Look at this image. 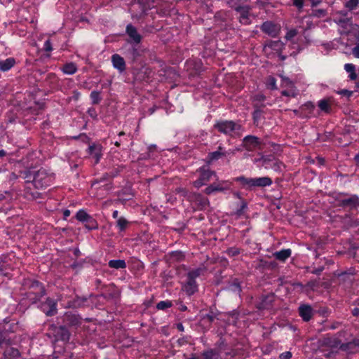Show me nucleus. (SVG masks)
<instances>
[{
    "label": "nucleus",
    "mask_w": 359,
    "mask_h": 359,
    "mask_svg": "<svg viewBox=\"0 0 359 359\" xmlns=\"http://www.w3.org/2000/svg\"><path fill=\"white\" fill-rule=\"evenodd\" d=\"M187 201L193 203L198 210H204L209 206L210 202L208 198L196 192L187 194Z\"/></svg>",
    "instance_id": "nucleus-9"
},
{
    "label": "nucleus",
    "mask_w": 359,
    "mask_h": 359,
    "mask_svg": "<svg viewBox=\"0 0 359 359\" xmlns=\"http://www.w3.org/2000/svg\"><path fill=\"white\" fill-rule=\"evenodd\" d=\"M89 301H90L92 304H95L94 299H90V295L88 297L76 295L74 299L69 302V306L74 309L88 307L91 306Z\"/></svg>",
    "instance_id": "nucleus-14"
},
{
    "label": "nucleus",
    "mask_w": 359,
    "mask_h": 359,
    "mask_svg": "<svg viewBox=\"0 0 359 359\" xmlns=\"http://www.w3.org/2000/svg\"><path fill=\"white\" fill-rule=\"evenodd\" d=\"M39 307L46 316L51 317L57 313V302L53 298L47 297L44 302L40 303Z\"/></svg>",
    "instance_id": "nucleus-11"
},
{
    "label": "nucleus",
    "mask_w": 359,
    "mask_h": 359,
    "mask_svg": "<svg viewBox=\"0 0 359 359\" xmlns=\"http://www.w3.org/2000/svg\"><path fill=\"white\" fill-rule=\"evenodd\" d=\"M214 128L217 129L219 133L225 135H230L235 130H241L242 126L238 123L233 121H217L215 125Z\"/></svg>",
    "instance_id": "nucleus-5"
},
{
    "label": "nucleus",
    "mask_w": 359,
    "mask_h": 359,
    "mask_svg": "<svg viewBox=\"0 0 359 359\" xmlns=\"http://www.w3.org/2000/svg\"><path fill=\"white\" fill-rule=\"evenodd\" d=\"M293 112L294 114L300 117V118H308V114H306V112H303V111L302 110L301 107H299V109H294L293 110Z\"/></svg>",
    "instance_id": "nucleus-59"
},
{
    "label": "nucleus",
    "mask_w": 359,
    "mask_h": 359,
    "mask_svg": "<svg viewBox=\"0 0 359 359\" xmlns=\"http://www.w3.org/2000/svg\"><path fill=\"white\" fill-rule=\"evenodd\" d=\"M50 329L53 331L55 341H61L67 343L69 341L71 332L66 325H62L57 326L55 324H52L50 326Z\"/></svg>",
    "instance_id": "nucleus-6"
},
{
    "label": "nucleus",
    "mask_w": 359,
    "mask_h": 359,
    "mask_svg": "<svg viewBox=\"0 0 359 359\" xmlns=\"http://www.w3.org/2000/svg\"><path fill=\"white\" fill-rule=\"evenodd\" d=\"M16 64L13 57H8L5 60H0V67H13Z\"/></svg>",
    "instance_id": "nucleus-47"
},
{
    "label": "nucleus",
    "mask_w": 359,
    "mask_h": 359,
    "mask_svg": "<svg viewBox=\"0 0 359 359\" xmlns=\"http://www.w3.org/2000/svg\"><path fill=\"white\" fill-rule=\"evenodd\" d=\"M128 221L123 217H119L116 221V226L118 228L120 231H125L128 227Z\"/></svg>",
    "instance_id": "nucleus-42"
},
{
    "label": "nucleus",
    "mask_w": 359,
    "mask_h": 359,
    "mask_svg": "<svg viewBox=\"0 0 359 359\" xmlns=\"http://www.w3.org/2000/svg\"><path fill=\"white\" fill-rule=\"evenodd\" d=\"M276 295L273 292H269L266 294H262L259 300L255 303V308L259 311L269 310L273 306Z\"/></svg>",
    "instance_id": "nucleus-7"
},
{
    "label": "nucleus",
    "mask_w": 359,
    "mask_h": 359,
    "mask_svg": "<svg viewBox=\"0 0 359 359\" xmlns=\"http://www.w3.org/2000/svg\"><path fill=\"white\" fill-rule=\"evenodd\" d=\"M292 354L290 351H286V352L281 353L279 355V358L280 359H290L292 358Z\"/></svg>",
    "instance_id": "nucleus-64"
},
{
    "label": "nucleus",
    "mask_w": 359,
    "mask_h": 359,
    "mask_svg": "<svg viewBox=\"0 0 359 359\" xmlns=\"http://www.w3.org/2000/svg\"><path fill=\"white\" fill-rule=\"evenodd\" d=\"M199 173L198 180L194 182V186L196 188H200L206 184L211 179L212 176L215 175V172L210 170L208 165H203L197 170Z\"/></svg>",
    "instance_id": "nucleus-8"
},
{
    "label": "nucleus",
    "mask_w": 359,
    "mask_h": 359,
    "mask_svg": "<svg viewBox=\"0 0 359 359\" xmlns=\"http://www.w3.org/2000/svg\"><path fill=\"white\" fill-rule=\"evenodd\" d=\"M292 251L290 249H284L279 252H276L273 254L275 258L279 261L285 262L288 257H290Z\"/></svg>",
    "instance_id": "nucleus-28"
},
{
    "label": "nucleus",
    "mask_w": 359,
    "mask_h": 359,
    "mask_svg": "<svg viewBox=\"0 0 359 359\" xmlns=\"http://www.w3.org/2000/svg\"><path fill=\"white\" fill-rule=\"evenodd\" d=\"M352 213L348 212L345 214L344 215L340 217V222L343 224L344 227L348 229L351 228L352 224Z\"/></svg>",
    "instance_id": "nucleus-33"
},
{
    "label": "nucleus",
    "mask_w": 359,
    "mask_h": 359,
    "mask_svg": "<svg viewBox=\"0 0 359 359\" xmlns=\"http://www.w3.org/2000/svg\"><path fill=\"white\" fill-rule=\"evenodd\" d=\"M111 62L114 67H125L126 66L123 57L118 54H114L111 56Z\"/></svg>",
    "instance_id": "nucleus-35"
},
{
    "label": "nucleus",
    "mask_w": 359,
    "mask_h": 359,
    "mask_svg": "<svg viewBox=\"0 0 359 359\" xmlns=\"http://www.w3.org/2000/svg\"><path fill=\"white\" fill-rule=\"evenodd\" d=\"M134 6H137L140 10V16L144 15L146 12L150 9L148 0H137V2L134 4Z\"/></svg>",
    "instance_id": "nucleus-27"
},
{
    "label": "nucleus",
    "mask_w": 359,
    "mask_h": 359,
    "mask_svg": "<svg viewBox=\"0 0 359 359\" xmlns=\"http://www.w3.org/2000/svg\"><path fill=\"white\" fill-rule=\"evenodd\" d=\"M254 107L256 109H255V111L252 113V118H253L254 123L257 125L258 121L261 118V116L263 114V111L262 109H260L257 104H255Z\"/></svg>",
    "instance_id": "nucleus-43"
},
{
    "label": "nucleus",
    "mask_w": 359,
    "mask_h": 359,
    "mask_svg": "<svg viewBox=\"0 0 359 359\" xmlns=\"http://www.w3.org/2000/svg\"><path fill=\"white\" fill-rule=\"evenodd\" d=\"M117 297V293L116 292H111L107 294L101 293L100 294H90V299H94L95 302L98 300L99 297H103L106 300H110Z\"/></svg>",
    "instance_id": "nucleus-29"
},
{
    "label": "nucleus",
    "mask_w": 359,
    "mask_h": 359,
    "mask_svg": "<svg viewBox=\"0 0 359 359\" xmlns=\"http://www.w3.org/2000/svg\"><path fill=\"white\" fill-rule=\"evenodd\" d=\"M172 306V303L171 301H161L156 304V309L158 310H165L166 309L170 308Z\"/></svg>",
    "instance_id": "nucleus-48"
},
{
    "label": "nucleus",
    "mask_w": 359,
    "mask_h": 359,
    "mask_svg": "<svg viewBox=\"0 0 359 359\" xmlns=\"http://www.w3.org/2000/svg\"><path fill=\"white\" fill-rule=\"evenodd\" d=\"M318 107L322 111L327 112V113L330 112V104H329L327 100H320L318 102Z\"/></svg>",
    "instance_id": "nucleus-49"
},
{
    "label": "nucleus",
    "mask_w": 359,
    "mask_h": 359,
    "mask_svg": "<svg viewBox=\"0 0 359 359\" xmlns=\"http://www.w3.org/2000/svg\"><path fill=\"white\" fill-rule=\"evenodd\" d=\"M34 186L36 189H42L49 185L50 177L48 175L44 169H40L37 171L35 170L34 177Z\"/></svg>",
    "instance_id": "nucleus-10"
},
{
    "label": "nucleus",
    "mask_w": 359,
    "mask_h": 359,
    "mask_svg": "<svg viewBox=\"0 0 359 359\" xmlns=\"http://www.w3.org/2000/svg\"><path fill=\"white\" fill-rule=\"evenodd\" d=\"M205 271V268H197L195 269H193L187 273V279H189L191 280H196L195 279L198 277H199L203 271Z\"/></svg>",
    "instance_id": "nucleus-38"
},
{
    "label": "nucleus",
    "mask_w": 359,
    "mask_h": 359,
    "mask_svg": "<svg viewBox=\"0 0 359 359\" xmlns=\"http://www.w3.org/2000/svg\"><path fill=\"white\" fill-rule=\"evenodd\" d=\"M228 344L226 339L220 337L219 340L215 343V348L205 350L201 353L203 359H219L220 354L222 351L227 348Z\"/></svg>",
    "instance_id": "nucleus-4"
},
{
    "label": "nucleus",
    "mask_w": 359,
    "mask_h": 359,
    "mask_svg": "<svg viewBox=\"0 0 359 359\" xmlns=\"http://www.w3.org/2000/svg\"><path fill=\"white\" fill-rule=\"evenodd\" d=\"M88 150L90 154L95 158V163H98L102 156V146L93 144L89 147Z\"/></svg>",
    "instance_id": "nucleus-24"
},
{
    "label": "nucleus",
    "mask_w": 359,
    "mask_h": 359,
    "mask_svg": "<svg viewBox=\"0 0 359 359\" xmlns=\"http://www.w3.org/2000/svg\"><path fill=\"white\" fill-rule=\"evenodd\" d=\"M298 312L300 317L304 322H309L313 317V309L311 305L301 304L298 308Z\"/></svg>",
    "instance_id": "nucleus-16"
},
{
    "label": "nucleus",
    "mask_w": 359,
    "mask_h": 359,
    "mask_svg": "<svg viewBox=\"0 0 359 359\" xmlns=\"http://www.w3.org/2000/svg\"><path fill=\"white\" fill-rule=\"evenodd\" d=\"M353 91L346 89L339 90L337 91V94L346 96L348 100H349V98L353 95Z\"/></svg>",
    "instance_id": "nucleus-58"
},
{
    "label": "nucleus",
    "mask_w": 359,
    "mask_h": 359,
    "mask_svg": "<svg viewBox=\"0 0 359 359\" xmlns=\"http://www.w3.org/2000/svg\"><path fill=\"white\" fill-rule=\"evenodd\" d=\"M297 34V31L296 29H290L288 31L285 35V39L287 40H290L293 37H294Z\"/></svg>",
    "instance_id": "nucleus-60"
},
{
    "label": "nucleus",
    "mask_w": 359,
    "mask_h": 359,
    "mask_svg": "<svg viewBox=\"0 0 359 359\" xmlns=\"http://www.w3.org/2000/svg\"><path fill=\"white\" fill-rule=\"evenodd\" d=\"M334 21L341 27L350 30L352 27V20L351 18L336 17Z\"/></svg>",
    "instance_id": "nucleus-26"
},
{
    "label": "nucleus",
    "mask_w": 359,
    "mask_h": 359,
    "mask_svg": "<svg viewBox=\"0 0 359 359\" xmlns=\"http://www.w3.org/2000/svg\"><path fill=\"white\" fill-rule=\"evenodd\" d=\"M32 99L34 100V103L36 107H37L38 109H43L45 107V102L44 100H36V95H32Z\"/></svg>",
    "instance_id": "nucleus-57"
},
{
    "label": "nucleus",
    "mask_w": 359,
    "mask_h": 359,
    "mask_svg": "<svg viewBox=\"0 0 359 359\" xmlns=\"http://www.w3.org/2000/svg\"><path fill=\"white\" fill-rule=\"evenodd\" d=\"M251 10V7L248 5L243 6L241 7H237L236 11L240 13L239 21L240 22L248 25L250 21L249 19V13Z\"/></svg>",
    "instance_id": "nucleus-17"
},
{
    "label": "nucleus",
    "mask_w": 359,
    "mask_h": 359,
    "mask_svg": "<svg viewBox=\"0 0 359 359\" xmlns=\"http://www.w3.org/2000/svg\"><path fill=\"white\" fill-rule=\"evenodd\" d=\"M243 147L248 151H252L261 144L259 138L254 135H248L243 140Z\"/></svg>",
    "instance_id": "nucleus-15"
},
{
    "label": "nucleus",
    "mask_w": 359,
    "mask_h": 359,
    "mask_svg": "<svg viewBox=\"0 0 359 359\" xmlns=\"http://www.w3.org/2000/svg\"><path fill=\"white\" fill-rule=\"evenodd\" d=\"M90 216L84 210H80L75 217L78 221L85 223Z\"/></svg>",
    "instance_id": "nucleus-44"
},
{
    "label": "nucleus",
    "mask_w": 359,
    "mask_h": 359,
    "mask_svg": "<svg viewBox=\"0 0 359 359\" xmlns=\"http://www.w3.org/2000/svg\"><path fill=\"white\" fill-rule=\"evenodd\" d=\"M261 30L271 36H275L278 34L277 26L271 21L264 22L261 26Z\"/></svg>",
    "instance_id": "nucleus-20"
},
{
    "label": "nucleus",
    "mask_w": 359,
    "mask_h": 359,
    "mask_svg": "<svg viewBox=\"0 0 359 359\" xmlns=\"http://www.w3.org/2000/svg\"><path fill=\"white\" fill-rule=\"evenodd\" d=\"M233 181L240 184L242 188L252 191L256 187H266L271 186L273 181L269 177L248 178L245 176H239L233 178Z\"/></svg>",
    "instance_id": "nucleus-2"
},
{
    "label": "nucleus",
    "mask_w": 359,
    "mask_h": 359,
    "mask_svg": "<svg viewBox=\"0 0 359 359\" xmlns=\"http://www.w3.org/2000/svg\"><path fill=\"white\" fill-rule=\"evenodd\" d=\"M22 290L25 292L22 293L20 304L27 306L40 302L41 299L47 293L41 282L29 278L23 279Z\"/></svg>",
    "instance_id": "nucleus-1"
},
{
    "label": "nucleus",
    "mask_w": 359,
    "mask_h": 359,
    "mask_svg": "<svg viewBox=\"0 0 359 359\" xmlns=\"http://www.w3.org/2000/svg\"><path fill=\"white\" fill-rule=\"evenodd\" d=\"M320 46L323 49V51H325L327 53L334 48V45L332 41L323 43L320 44Z\"/></svg>",
    "instance_id": "nucleus-54"
},
{
    "label": "nucleus",
    "mask_w": 359,
    "mask_h": 359,
    "mask_svg": "<svg viewBox=\"0 0 359 359\" xmlns=\"http://www.w3.org/2000/svg\"><path fill=\"white\" fill-rule=\"evenodd\" d=\"M62 323L68 327H78L82 323V318L71 311L66 312L62 316Z\"/></svg>",
    "instance_id": "nucleus-12"
},
{
    "label": "nucleus",
    "mask_w": 359,
    "mask_h": 359,
    "mask_svg": "<svg viewBox=\"0 0 359 359\" xmlns=\"http://www.w3.org/2000/svg\"><path fill=\"white\" fill-rule=\"evenodd\" d=\"M225 189H226V188L220 186L219 184L213 183V184H211L210 185H209L208 187H207L205 189L204 192L205 194L210 195V194H212L213 192L223 191Z\"/></svg>",
    "instance_id": "nucleus-36"
},
{
    "label": "nucleus",
    "mask_w": 359,
    "mask_h": 359,
    "mask_svg": "<svg viewBox=\"0 0 359 359\" xmlns=\"http://www.w3.org/2000/svg\"><path fill=\"white\" fill-rule=\"evenodd\" d=\"M335 200L338 207L347 210L348 212H352L359 208V196L356 194L339 193Z\"/></svg>",
    "instance_id": "nucleus-3"
},
{
    "label": "nucleus",
    "mask_w": 359,
    "mask_h": 359,
    "mask_svg": "<svg viewBox=\"0 0 359 359\" xmlns=\"http://www.w3.org/2000/svg\"><path fill=\"white\" fill-rule=\"evenodd\" d=\"M168 256L172 262H181L185 258V255L182 251H172L168 254Z\"/></svg>",
    "instance_id": "nucleus-37"
},
{
    "label": "nucleus",
    "mask_w": 359,
    "mask_h": 359,
    "mask_svg": "<svg viewBox=\"0 0 359 359\" xmlns=\"http://www.w3.org/2000/svg\"><path fill=\"white\" fill-rule=\"evenodd\" d=\"M238 208L231 215L241 217L244 215L245 210L248 209V202L245 199H242V201H241L240 205L238 204Z\"/></svg>",
    "instance_id": "nucleus-31"
},
{
    "label": "nucleus",
    "mask_w": 359,
    "mask_h": 359,
    "mask_svg": "<svg viewBox=\"0 0 359 359\" xmlns=\"http://www.w3.org/2000/svg\"><path fill=\"white\" fill-rule=\"evenodd\" d=\"M320 343L322 346L337 348L341 344V340L338 338L325 337L320 340Z\"/></svg>",
    "instance_id": "nucleus-23"
},
{
    "label": "nucleus",
    "mask_w": 359,
    "mask_h": 359,
    "mask_svg": "<svg viewBox=\"0 0 359 359\" xmlns=\"http://www.w3.org/2000/svg\"><path fill=\"white\" fill-rule=\"evenodd\" d=\"M88 114L93 119L97 118V114L95 108L90 107L87 111Z\"/></svg>",
    "instance_id": "nucleus-63"
},
{
    "label": "nucleus",
    "mask_w": 359,
    "mask_h": 359,
    "mask_svg": "<svg viewBox=\"0 0 359 359\" xmlns=\"http://www.w3.org/2000/svg\"><path fill=\"white\" fill-rule=\"evenodd\" d=\"M10 332L4 326L0 325V346L4 344L8 346L11 344Z\"/></svg>",
    "instance_id": "nucleus-21"
},
{
    "label": "nucleus",
    "mask_w": 359,
    "mask_h": 359,
    "mask_svg": "<svg viewBox=\"0 0 359 359\" xmlns=\"http://www.w3.org/2000/svg\"><path fill=\"white\" fill-rule=\"evenodd\" d=\"M348 72H349L348 77L351 80H355L358 77L357 73L355 72V69H345Z\"/></svg>",
    "instance_id": "nucleus-62"
},
{
    "label": "nucleus",
    "mask_w": 359,
    "mask_h": 359,
    "mask_svg": "<svg viewBox=\"0 0 359 359\" xmlns=\"http://www.w3.org/2000/svg\"><path fill=\"white\" fill-rule=\"evenodd\" d=\"M85 227L88 230L97 229L98 228V224L92 216H90L85 222Z\"/></svg>",
    "instance_id": "nucleus-39"
},
{
    "label": "nucleus",
    "mask_w": 359,
    "mask_h": 359,
    "mask_svg": "<svg viewBox=\"0 0 359 359\" xmlns=\"http://www.w3.org/2000/svg\"><path fill=\"white\" fill-rule=\"evenodd\" d=\"M43 49L46 52H50L52 50V43L50 39H48L44 42Z\"/></svg>",
    "instance_id": "nucleus-61"
},
{
    "label": "nucleus",
    "mask_w": 359,
    "mask_h": 359,
    "mask_svg": "<svg viewBox=\"0 0 359 359\" xmlns=\"http://www.w3.org/2000/svg\"><path fill=\"white\" fill-rule=\"evenodd\" d=\"M35 170L30 168H26L20 172V176L25 180L26 182H32L34 184V177Z\"/></svg>",
    "instance_id": "nucleus-25"
},
{
    "label": "nucleus",
    "mask_w": 359,
    "mask_h": 359,
    "mask_svg": "<svg viewBox=\"0 0 359 359\" xmlns=\"http://www.w3.org/2000/svg\"><path fill=\"white\" fill-rule=\"evenodd\" d=\"M339 350L346 352L348 355H353L359 353V339L354 338L346 343H341Z\"/></svg>",
    "instance_id": "nucleus-13"
},
{
    "label": "nucleus",
    "mask_w": 359,
    "mask_h": 359,
    "mask_svg": "<svg viewBox=\"0 0 359 359\" xmlns=\"http://www.w3.org/2000/svg\"><path fill=\"white\" fill-rule=\"evenodd\" d=\"M216 318V315L213 313L212 311H210L209 313H207L204 316H203L201 320H207L208 323L211 325L212 322L215 320V318Z\"/></svg>",
    "instance_id": "nucleus-52"
},
{
    "label": "nucleus",
    "mask_w": 359,
    "mask_h": 359,
    "mask_svg": "<svg viewBox=\"0 0 359 359\" xmlns=\"http://www.w3.org/2000/svg\"><path fill=\"white\" fill-rule=\"evenodd\" d=\"M108 265L110 268L116 269H123L126 268V263L123 259H111L109 262Z\"/></svg>",
    "instance_id": "nucleus-30"
},
{
    "label": "nucleus",
    "mask_w": 359,
    "mask_h": 359,
    "mask_svg": "<svg viewBox=\"0 0 359 359\" xmlns=\"http://www.w3.org/2000/svg\"><path fill=\"white\" fill-rule=\"evenodd\" d=\"M222 150H223V147L221 146H219L217 151H215L213 152H210L207 156V161H206L207 165H209L213 161L218 160L219 158H222V156H226V154H229L227 151H222Z\"/></svg>",
    "instance_id": "nucleus-19"
},
{
    "label": "nucleus",
    "mask_w": 359,
    "mask_h": 359,
    "mask_svg": "<svg viewBox=\"0 0 359 359\" xmlns=\"http://www.w3.org/2000/svg\"><path fill=\"white\" fill-rule=\"evenodd\" d=\"M90 97L92 100L93 104H98L102 100V97L100 96V91H96V90L92 91L90 93Z\"/></svg>",
    "instance_id": "nucleus-46"
},
{
    "label": "nucleus",
    "mask_w": 359,
    "mask_h": 359,
    "mask_svg": "<svg viewBox=\"0 0 359 359\" xmlns=\"http://www.w3.org/2000/svg\"><path fill=\"white\" fill-rule=\"evenodd\" d=\"M300 107L303 112L308 114V117H309V114H311L315 109V105L311 102H307Z\"/></svg>",
    "instance_id": "nucleus-45"
},
{
    "label": "nucleus",
    "mask_w": 359,
    "mask_h": 359,
    "mask_svg": "<svg viewBox=\"0 0 359 359\" xmlns=\"http://www.w3.org/2000/svg\"><path fill=\"white\" fill-rule=\"evenodd\" d=\"M312 15L316 18H323L327 15L325 9H315L312 11Z\"/></svg>",
    "instance_id": "nucleus-55"
},
{
    "label": "nucleus",
    "mask_w": 359,
    "mask_h": 359,
    "mask_svg": "<svg viewBox=\"0 0 359 359\" xmlns=\"http://www.w3.org/2000/svg\"><path fill=\"white\" fill-rule=\"evenodd\" d=\"M359 0H347L345 3V7L349 11L356 8L358 6Z\"/></svg>",
    "instance_id": "nucleus-50"
},
{
    "label": "nucleus",
    "mask_w": 359,
    "mask_h": 359,
    "mask_svg": "<svg viewBox=\"0 0 359 359\" xmlns=\"http://www.w3.org/2000/svg\"><path fill=\"white\" fill-rule=\"evenodd\" d=\"M126 31L131 41L136 44H138L141 42L142 36L137 32L136 27H134L132 24H128L126 26Z\"/></svg>",
    "instance_id": "nucleus-18"
},
{
    "label": "nucleus",
    "mask_w": 359,
    "mask_h": 359,
    "mask_svg": "<svg viewBox=\"0 0 359 359\" xmlns=\"http://www.w3.org/2000/svg\"><path fill=\"white\" fill-rule=\"evenodd\" d=\"M266 46L269 47L272 50L278 51L282 49V48L283 46V43L279 40L269 41Z\"/></svg>",
    "instance_id": "nucleus-41"
},
{
    "label": "nucleus",
    "mask_w": 359,
    "mask_h": 359,
    "mask_svg": "<svg viewBox=\"0 0 359 359\" xmlns=\"http://www.w3.org/2000/svg\"><path fill=\"white\" fill-rule=\"evenodd\" d=\"M11 269L10 264L8 263L6 258L0 259V275L7 276L9 273L8 270Z\"/></svg>",
    "instance_id": "nucleus-34"
},
{
    "label": "nucleus",
    "mask_w": 359,
    "mask_h": 359,
    "mask_svg": "<svg viewBox=\"0 0 359 359\" xmlns=\"http://www.w3.org/2000/svg\"><path fill=\"white\" fill-rule=\"evenodd\" d=\"M182 290L185 291L188 296H191L198 291V285L196 280L187 279V283L182 287Z\"/></svg>",
    "instance_id": "nucleus-22"
},
{
    "label": "nucleus",
    "mask_w": 359,
    "mask_h": 359,
    "mask_svg": "<svg viewBox=\"0 0 359 359\" xmlns=\"http://www.w3.org/2000/svg\"><path fill=\"white\" fill-rule=\"evenodd\" d=\"M276 80L274 77L270 76L267 79L266 86L267 88L271 90H275L277 89L276 84Z\"/></svg>",
    "instance_id": "nucleus-51"
},
{
    "label": "nucleus",
    "mask_w": 359,
    "mask_h": 359,
    "mask_svg": "<svg viewBox=\"0 0 359 359\" xmlns=\"http://www.w3.org/2000/svg\"><path fill=\"white\" fill-rule=\"evenodd\" d=\"M240 252V249L237 248H229L226 250V254L231 257L238 255Z\"/></svg>",
    "instance_id": "nucleus-56"
},
{
    "label": "nucleus",
    "mask_w": 359,
    "mask_h": 359,
    "mask_svg": "<svg viewBox=\"0 0 359 359\" xmlns=\"http://www.w3.org/2000/svg\"><path fill=\"white\" fill-rule=\"evenodd\" d=\"M244 1L245 0H228L227 3L231 8L236 10L237 7L243 6L241 3H243Z\"/></svg>",
    "instance_id": "nucleus-53"
},
{
    "label": "nucleus",
    "mask_w": 359,
    "mask_h": 359,
    "mask_svg": "<svg viewBox=\"0 0 359 359\" xmlns=\"http://www.w3.org/2000/svg\"><path fill=\"white\" fill-rule=\"evenodd\" d=\"M228 287L231 291L237 292L238 294H240L242 291L241 282L238 278H233L231 281H229Z\"/></svg>",
    "instance_id": "nucleus-32"
},
{
    "label": "nucleus",
    "mask_w": 359,
    "mask_h": 359,
    "mask_svg": "<svg viewBox=\"0 0 359 359\" xmlns=\"http://www.w3.org/2000/svg\"><path fill=\"white\" fill-rule=\"evenodd\" d=\"M5 355L12 358H17L20 356V351L15 348L8 347L5 350Z\"/></svg>",
    "instance_id": "nucleus-40"
}]
</instances>
